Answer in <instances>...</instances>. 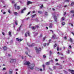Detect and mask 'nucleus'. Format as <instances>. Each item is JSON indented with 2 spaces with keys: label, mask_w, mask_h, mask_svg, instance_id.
<instances>
[{
  "label": "nucleus",
  "mask_w": 74,
  "mask_h": 74,
  "mask_svg": "<svg viewBox=\"0 0 74 74\" xmlns=\"http://www.w3.org/2000/svg\"><path fill=\"white\" fill-rule=\"evenodd\" d=\"M24 62V64H26V65H28V68H30L31 70H33L34 67V64H33L30 65H29L30 64V62H29L25 61Z\"/></svg>",
  "instance_id": "nucleus-1"
},
{
  "label": "nucleus",
  "mask_w": 74,
  "mask_h": 74,
  "mask_svg": "<svg viewBox=\"0 0 74 74\" xmlns=\"http://www.w3.org/2000/svg\"><path fill=\"white\" fill-rule=\"evenodd\" d=\"M35 49L37 53H38L40 51H41V48L40 47H39L38 49L37 47H36L35 48Z\"/></svg>",
  "instance_id": "nucleus-2"
},
{
  "label": "nucleus",
  "mask_w": 74,
  "mask_h": 74,
  "mask_svg": "<svg viewBox=\"0 0 74 74\" xmlns=\"http://www.w3.org/2000/svg\"><path fill=\"white\" fill-rule=\"evenodd\" d=\"M69 71H70L72 74H74V71L72 70L69 69Z\"/></svg>",
  "instance_id": "nucleus-3"
},
{
  "label": "nucleus",
  "mask_w": 74,
  "mask_h": 74,
  "mask_svg": "<svg viewBox=\"0 0 74 74\" xmlns=\"http://www.w3.org/2000/svg\"><path fill=\"white\" fill-rule=\"evenodd\" d=\"M13 58H11L10 59V62L11 63H13Z\"/></svg>",
  "instance_id": "nucleus-4"
},
{
  "label": "nucleus",
  "mask_w": 74,
  "mask_h": 74,
  "mask_svg": "<svg viewBox=\"0 0 74 74\" xmlns=\"http://www.w3.org/2000/svg\"><path fill=\"white\" fill-rule=\"evenodd\" d=\"M53 26V24L52 23H50L49 25V27L50 28H52Z\"/></svg>",
  "instance_id": "nucleus-5"
},
{
  "label": "nucleus",
  "mask_w": 74,
  "mask_h": 74,
  "mask_svg": "<svg viewBox=\"0 0 74 74\" xmlns=\"http://www.w3.org/2000/svg\"><path fill=\"white\" fill-rule=\"evenodd\" d=\"M54 18L56 22H57V17L56 16H54Z\"/></svg>",
  "instance_id": "nucleus-6"
},
{
  "label": "nucleus",
  "mask_w": 74,
  "mask_h": 74,
  "mask_svg": "<svg viewBox=\"0 0 74 74\" xmlns=\"http://www.w3.org/2000/svg\"><path fill=\"white\" fill-rule=\"evenodd\" d=\"M27 34L28 36H30V33H29V32L28 31L27 32H26L25 34V37H27V35H26Z\"/></svg>",
  "instance_id": "nucleus-7"
},
{
  "label": "nucleus",
  "mask_w": 74,
  "mask_h": 74,
  "mask_svg": "<svg viewBox=\"0 0 74 74\" xmlns=\"http://www.w3.org/2000/svg\"><path fill=\"white\" fill-rule=\"evenodd\" d=\"M34 44H32V45H29V43H27V45H28L29 47H33V46H34Z\"/></svg>",
  "instance_id": "nucleus-8"
},
{
  "label": "nucleus",
  "mask_w": 74,
  "mask_h": 74,
  "mask_svg": "<svg viewBox=\"0 0 74 74\" xmlns=\"http://www.w3.org/2000/svg\"><path fill=\"white\" fill-rule=\"evenodd\" d=\"M9 74H12V69H10L9 70Z\"/></svg>",
  "instance_id": "nucleus-9"
},
{
  "label": "nucleus",
  "mask_w": 74,
  "mask_h": 74,
  "mask_svg": "<svg viewBox=\"0 0 74 74\" xmlns=\"http://www.w3.org/2000/svg\"><path fill=\"white\" fill-rule=\"evenodd\" d=\"M16 40L17 41H22V40L21 39H19L18 38H16Z\"/></svg>",
  "instance_id": "nucleus-10"
},
{
  "label": "nucleus",
  "mask_w": 74,
  "mask_h": 74,
  "mask_svg": "<svg viewBox=\"0 0 74 74\" xmlns=\"http://www.w3.org/2000/svg\"><path fill=\"white\" fill-rule=\"evenodd\" d=\"M16 59H14L13 61V63H16Z\"/></svg>",
  "instance_id": "nucleus-11"
},
{
  "label": "nucleus",
  "mask_w": 74,
  "mask_h": 74,
  "mask_svg": "<svg viewBox=\"0 0 74 74\" xmlns=\"http://www.w3.org/2000/svg\"><path fill=\"white\" fill-rule=\"evenodd\" d=\"M36 27H39V26H37L36 27H32V29L33 30H34V29H36Z\"/></svg>",
  "instance_id": "nucleus-12"
},
{
  "label": "nucleus",
  "mask_w": 74,
  "mask_h": 74,
  "mask_svg": "<svg viewBox=\"0 0 74 74\" xmlns=\"http://www.w3.org/2000/svg\"><path fill=\"white\" fill-rule=\"evenodd\" d=\"M32 2L29 1H28L27 2V5H29L30 4H32Z\"/></svg>",
  "instance_id": "nucleus-13"
},
{
  "label": "nucleus",
  "mask_w": 74,
  "mask_h": 74,
  "mask_svg": "<svg viewBox=\"0 0 74 74\" xmlns=\"http://www.w3.org/2000/svg\"><path fill=\"white\" fill-rule=\"evenodd\" d=\"M56 37V35H55V34H54L53 35V37H52L53 39H55Z\"/></svg>",
  "instance_id": "nucleus-14"
},
{
  "label": "nucleus",
  "mask_w": 74,
  "mask_h": 74,
  "mask_svg": "<svg viewBox=\"0 0 74 74\" xmlns=\"http://www.w3.org/2000/svg\"><path fill=\"white\" fill-rule=\"evenodd\" d=\"M21 27H22V25H20V27L18 28L17 29V31H19L20 30V29H21Z\"/></svg>",
  "instance_id": "nucleus-15"
},
{
  "label": "nucleus",
  "mask_w": 74,
  "mask_h": 74,
  "mask_svg": "<svg viewBox=\"0 0 74 74\" xmlns=\"http://www.w3.org/2000/svg\"><path fill=\"white\" fill-rule=\"evenodd\" d=\"M57 51H59V50H61V49H62L61 48H59V47H58L57 48Z\"/></svg>",
  "instance_id": "nucleus-16"
},
{
  "label": "nucleus",
  "mask_w": 74,
  "mask_h": 74,
  "mask_svg": "<svg viewBox=\"0 0 74 74\" xmlns=\"http://www.w3.org/2000/svg\"><path fill=\"white\" fill-rule=\"evenodd\" d=\"M25 54L26 55H28V56L30 58L31 57V56L28 55V53H27V51L25 52Z\"/></svg>",
  "instance_id": "nucleus-17"
},
{
  "label": "nucleus",
  "mask_w": 74,
  "mask_h": 74,
  "mask_svg": "<svg viewBox=\"0 0 74 74\" xmlns=\"http://www.w3.org/2000/svg\"><path fill=\"white\" fill-rule=\"evenodd\" d=\"M74 13V10H71L70 12V13H71V14H73V13Z\"/></svg>",
  "instance_id": "nucleus-18"
},
{
  "label": "nucleus",
  "mask_w": 74,
  "mask_h": 74,
  "mask_svg": "<svg viewBox=\"0 0 74 74\" xmlns=\"http://www.w3.org/2000/svg\"><path fill=\"white\" fill-rule=\"evenodd\" d=\"M69 41H70V42H73V39H72V38H70Z\"/></svg>",
  "instance_id": "nucleus-19"
},
{
  "label": "nucleus",
  "mask_w": 74,
  "mask_h": 74,
  "mask_svg": "<svg viewBox=\"0 0 74 74\" xmlns=\"http://www.w3.org/2000/svg\"><path fill=\"white\" fill-rule=\"evenodd\" d=\"M36 16V14H34L32 16V18H34V17Z\"/></svg>",
  "instance_id": "nucleus-20"
},
{
  "label": "nucleus",
  "mask_w": 74,
  "mask_h": 74,
  "mask_svg": "<svg viewBox=\"0 0 74 74\" xmlns=\"http://www.w3.org/2000/svg\"><path fill=\"white\" fill-rule=\"evenodd\" d=\"M64 17H63L62 18H61V21H64Z\"/></svg>",
  "instance_id": "nucleus-21"
},
{
  "label": "nucleus",
  "mask_w": 74,
  "mask_h": 74,
  "mask_svg": "<svg viewBox=\"0 0 74 74\" xmlns=\"http://www.w3.org/2000/svg\"><path fill=\"white\" fill-rule=\"evenodd\" d=\"M62 26H64V25H65V23L64 22H62Z\"/></svg>",
  "instance_id": "nucleus-22"
},
{
  "label": "nucleus",
  "mask_w": 74,
  "mask_h": 74,
  "mask_svg": "<svg viewBox=\"0 0 74 74\" xmlns=\"http://www.w3.org/2000/svg\"><path fill=\"white\" fill-rule=\"evenodd\" d=\"M11 31H9V35L10 36H11Z\"/></svg>",
  "instance_id": "nucleus-23"
},
{
  "label": "nucleus",
  "mask_w": 74,
  "mask_h": 74,
  "mask_svg": "<svg viewBox=\"0 0 74 74\" xmlns=\"http://www.w3.org/2000/svg\"><path fill=\"white\" fill-rule=\"evenodd\" d=\"M14 14L15 15H18V14L17 13V12H14Z\"/></svg>",
  "instance_id": "nucleus-24"
},
{
  "label": "nucleus",
  "mask_w": 74,
  "mask_h": 74,
  "mask_svg": "<svg viewBox=\"0 0 74 74\" xmlns=\"http://www.w3.org/2000/svg\"><path fill=\"white\" fill-rule=\"evenodd\" d=\"M3 49H4V50H6L7 49V47H4Z\"/></svg>",
  "instance_id": "nucleus-25"
},
{
  "label": "nucleus",
  "mask_w": 74,
  "mask_h": 74,
  "mask_svg": "<svg viewBox=\"0 0 74 74\" xmlns=\"http://www.w3.org/2000/svg\"><path fill=\"white\" fill-rule=\"evenodd\" d=\"M46 64L47 65H48L49 64V62H46Z\"/></svg>",
  "instance_id": "nucleus-26"
},
{
  "label": "nucleus",
  "mask_w": 74,
  "mask_h": 74,
  "mask_svg": "<svg viewBox=\"0 0 74 74\" xmlns=\"http://www.w3.org/2000/svg\"><path fill=\"white\" fill-rule=\"evenodd\" d=\"M15 9H17V10H19L20 8L19 6H17V8H15Z\"/></svg>",
  "instance_id": "nucleus-27"
},
{
  "label": "nucleus",
  "mask_w": 74,
  "mask_h": 74,
  "mask_svg": "<svg viewBox=\"0 0 74 74\" xmlns=\"http://www.w3.org/2000/svg\"><path fill=\"white\" fill-rule=\"evenodd\" d=\"M65 2H66L67 3L69 2V0H65Z\"/></svg>",
  "instance_id": "nucleus-28"
},
{
  "label": "nucleus",
  "mask_w": 74,
  "mask_h": 74,
  "mask_svg": "<svg viewBox=\"0 0 74 74\" xmlns=\"http://www.w3.org/2000/svg\"><path fill=\"white\" fill-rule=\"evenodd\" d=\"M42 67H43V70H45V65H42Z\"/></svg>",
  "instance_id": "nucleus-29"
},
{
  "label": "nucleus",
  "mask_w": 74,
  "mask_h": 74,
  "mask_svg": "<svg viewBox=\"0 0 74 74\" xmlns=\"http://www.w3.org/2000/svg\"><path fill=\"white\" fill-rule=\"evenodd\" d=\"M17 22L18 21H16L15 22V24H16V25H18Z\"/></svg>",
  "instance_id": "nucleus-30"
},
{
  "label": "nucleus",
  "mask_w": 74,
  "mask_h": 74,
  "mask_svg": "<svg viewBox=\"0 0 74 74\" xmlns=\"http://www.w3.org/2000/svg\"><path fill=\"white\" fill-rule=\"evenodd\" d=\"M38 13H39V14H41L42 13V12L41 11H39L38 12Z\"/></svg>",
  "instance_id": "nucleus-31"
},
{
  "label": "nucleus",
  "mask_w": 74,
  "mask_h": 74,
  "mask_svg": "<svg viewBox=\"0 0 74 74\" xmlns=\"http://www.w3.org/2000/svg\"><path fill=\"white\" fill-rule=\"evenodd\" d=\"M57 46L56 44H55V45H54V48H55Z\"/></svg>",
  "instance_id": "nucleus-32"
},
{
  "label": "nucleus",
  "mask_w": 74,
  "mask_h": 74,
  "mask_svg": "<svg viewBox=\"0 0 74 74\" xmlns=\"http://www.w3.org/2000/svg\"><path fill=\"white\" fill-rule=\"evenodd\" d=\"M30 14V12H29L28 13L27 15H27H29V14Z\"/></svg>",
  "instance_id": "nucleus-33"
},
{
  "label": "nucleus",
  "mask_w": 74,
  "mask_h": 74,
  "mask_svg": "<svg viewBox=\"0 0 74 74\" xmlns=\"http://www.w3.org/2000/svg\"><path fill=\"white\" fill-rule=\"evenodd\" d=\"M74 2H72L71 3V5H74Z\"/></svg>",
  "instance_id": "nucleus-34"
},
{
  "label": "nucleus",
  "mask_w": 74,
  "mask_h": 74,
  "mask_svg": "<svg viewBox=\"0 0 74 74\" xmlns=\"http://www.w3.org/2000/svg\"><path fill=\"white\" fill-rule=\"evenodd\" d=\"M67 53H70V51H69V50H68L67 51H66Z\"/></svg>",
  "instance_id": "nucleus-35"
},
{
  "label": "nucleus",
  "mask_w": 74,
  "mask_h": 74,
  "mask_svg": "<svg viewBox=\"0 0 74 74\" xmlns=\"http://www.w3.org/2000/svg\"><path fill=\"white\" fill-rule=\"evenodd\" d=\"M12 3H15V1H12Z\"/></svg>",
  "instance_id": "nucleus-36"
},
{
  "label": "nucleus",
  "mask_w": 74,
  "mask_h": 74,
  "mask_svg": "<svg viewBox=\"0 0 74 74\" xmlns=\"http://www.w3.org/2000/svg\"><path fill=\"white\" fill-rule=\"evenodd\" d=\"M43 57L44 58H46V56H45V55H44L43 56Z\"/></svg>",
  "instance_id": "nucleus-37"
},
{
  "label": "nucleus",
  "mask_w": 74,
  "mask_h": 74,
  "mask_svg": "<svg viewBox=\"0 0 74 74\" xmlns=\"http://www.w3.org/2000/svg\"><path fill=\"white\" fill-rule=\"evenodd\" d=\"M43 45L44 47H45L46 46V43H45L43 44Z\"/></svg>",
  "instance_id": "nucleus-38"
},
{
  "label": "nucleus",
  "mask_w": 74,
  "mask_h": 74,
  "mask_svg": "<svg viewBox=\"0 0 74 74\" xmlns=\"http://www.w3.org/2000/svg\"><path fill=\"white\" fill-rule=\"evenodd\" d=\"M45 15H48V13L47 12H45Z\"/></svg>",
  "instance_id": "nucleus-39"
},
{
  "label": "nucleus",
  "mask_w": 74,
  "mask_h": 74,
  "mask_svg": "<svg viewBox=\"0 0 74 74\" xmlns=\"http://www.w3.org/2000/svg\"><path fill=\"white\" fill-rule=\"evenodd\" d=\"M21 13H23V10H22L21 11Z\"/></svg>",
  "instance_id": "nucleus-40"
},
{
  "label": "nucleus",
  "mask_w": 74,
  "mask_h": 74,
  "mask_svg": "<svg viewBox=\"0 0 74 74\" xmlns=\"http://www.w3.org/2000/svg\"><path fill=\"white\" fill-rule=\"evenodd\" d=\"M8 12L9 13H11V11H10V10H8Z\"/></svg>",
  "instance_id": "nucleus-41"
},
{
  "label": "nucleus",
  "mask_w": 74,
  "mask_h": 74,
  "mask_svg": "<svg viewBox=\"0 0 74 74\" xmlns=\"http://www.w3.org/2000/svg\"><path fill=\"white\" fill-rule=\"evenodd\" d=\"M25 10H26V8H25L23 10L25 11Z\"/></svg>",
  "instance_id": "nucleus-42"
},
{
  "label": "nucleus",
  "mask_w": 74,
  "mask_h": 74,
  "mask_svg": "<svg viewBox=\"0 0 74 74\" xmlns=\"http://www.w3.org/2000/svg\"><path fill=\"white\" fill-rule=\"evenodd\" d=\"M42 7H43V5H42L40 6V8H42Z\"/></svg>",
  "instance_id": "nucleus-43"
},
{
  "label": "nucleus",
  "mask_w": 74,
  "mask_h": 74,
  "mask_svg": "<svg viewBox=\"0 0 74 74\" xmlns=\"http://www.w3.org/2000/svg\"><path fill=\"white\" fill-rule=\"evenodd\" d=\"M5 70V68H4L3 69V70L4 71Z\"/></svg>",
  "instance_id": "nucleus-44"
},
{
  "label": "nucleus",
  "mask_w": 74,
  "mask_h": 74,
  "mask_svg": "<svg viewBox=\"0 0 74 74\" xmlns=\"http://www.w3.org/2000/svg\"><path fill=\"white\" fill-rule=\"evenodd\" d=\"M56 65H60L59 64H58V63H56Z\"/></svg>",
  "instance_id": "nucleus-45"
},
{
  "label": "nucleus",
  "mask_w": 74,
  "mask_h": 74,
  "mask_svg": "<svg viewBox=\"0 0 74 74\" xmlns=\"http://www.w3.org/2000/svg\"><path fill=\"white\" fill-rule=\"evenodd\" d=\"M71 34H72L73 35V36H74V33L73 32H71Z\"/></svg>",
  "instance_id": "nucleus-46"
},
{
  "label": "nucleus",
  "mask_w": 74,
  "mask_h": 74,
  "mask_svg": "<svg viewBox=\"0 0 74 74\" xmlns=\"http://www.w3.org/2000/svg\"><path fill=\"white\" fill-rule=\"evenodd\" d=\"M56 62H58V59H56Z\"/></svg>",
  "instance_id": "nucleus-47"
},
{
  "label": "nucleus",
  "mask_w": 74,
  "mask_h": 74,
  "mask_svg": "<svg viewBox=\"0 0 74 74\" xmlns=\"http://www.w3.org/2000/svg\"><path fill=\"white\" fill-rule=\"evenodd\" d=\"M53 68L54 69H56V66H53Z\"/></svg>",
  "instance_id": "nucleus-48"
},
{
  "label": "nucleus",
  "mask_w": 74,
  "mask_h": 74,
  "mask_svg": "<svg viewBox=\"0 0 74 74\" xmlns=\"http://www.w3.org/2000/svg\"><path fill=\"white\" fill-rule=\"evenodd\" d=\"M38 33H36L35 35L37 36V35L38 34Z\"/></svg>",
  "instance_id": "nucleus-49"
},
{
  "label": "nucleus",
  "mask_w": 74,
  "mask_h": 74,
  "mask_svg": "<svg viewBox=\"0 0 74 74\" xmlns=\"http://www.w3.org/2000/svg\"><path fill=\"white\" fill-rule=\"evenodd\" d=\"M66 12H64V15H66Z\"/></svg>",
  "instance_id": "nucleus-50"
},
{
  "label": "nucleus",
  "mask_w": 74,
  "mask_h": 74,
  "mask_svg": "<svg viewBox=\"0 0 74 74\" xmlns=\"http://www.w3.org/2000/svg\"><path fill=\"white\" fill-rule=\"evenodd\" d=\"M42 34H41L40 36V37H42Z\"/></svg>",
  "instance_id": "nucleus-51"
},
{
  "label": "nucleus",
  "mask_w": 74,
  "mask_h": 74,
  "mask_svg": "<svg viewBox=\"0 0 74 74\" xmlns=\"http://www.w3.org/2000/svg\"><path fill=\"white\" fill-rule=\"evenodd\" d=\"M6 13V12H4L3 14H5Z\"/></svg>",
  "instance_id": "nucleus-52"
},
{
  "label": "nucleus",
  "mask_w": 74,
  "mask_h": 74,
  "mask_svg": "<svg viewBox=\"0 0 74 74\" xmlns=\"http://www.w3.org/2000/svg\"><path fill=\"white\" fill-rule=\"evenodd\" d=\"M29 19V17H28V18H27L26 19H27V20H28V19Z\"/></svg>",
  "instance_id": "nucleus-53"
},
{
  "label": "nucleus",
  "mask_w": 74,
  "mask_h": 74,
  "mask_svg": "<svg viewBox=\"0 0 74 74\" xmlns=\"http://www.w3.org/2000/svg\"><path fill=\"white\" fill-rule=\"evenodd\" d=\"M45 37L44 38L43 40V41H44V40H45Z\"/></svg>",
  "instance_id": "nucleus-54"
},
{
  "label": "nucleus",
  "mask_w": 74,
  "mask_h": 74,
  "mask_svg": "<svg viewBox=\"0 0 74 74\" xmlns=\"http://www.w3.org/2000/svg\"><path fill=\"white\" fill-rule=\"evenodd\" d=\"M2 34L3 36H4V32H2Z\"/></svg>",
  "instance_id": "nucleus-55"
},
{
  "label": "nucleus",
  "mask_w": 74,
  "mask_h": 74,
  "mask_svg": "<svg viewBox=\"0 0 74 74\" xmlns=\"http://www.w3.org/2000/svg\"><path fill=\"white\" fill-rule=\"evenodd\" d=\"M14 7H16V4H15L14 5Z\"/></svg>",
  "instance_id": "nucleus-56"
},
{
  "label": "nucleus",
  "mask_w": 74,
  "mask_h": 74,
  "mask_svg": "<svg viewBox=\"0 0 74 74\" xmlns=\"http://www.w3.org/2000/svg\"><path fill=\"white\" fill-rule=\"evenodd\" d=\"M0 1H1L3 3H4V1H2L1 0H0Z\"/></svg>",
  "instance_id": "nucleus-57"
},
{
  "label": "nucleus",
  "mask_w": 74,
  "mask_h": 74,
  "mask_svg": "<svg viewBox=\"0 0 74 74\" xmlns=\"http://www.w3.org/2000/svg\"><path fill=\"white\" fill-rule=\"evenodd\" d=\"M69 47L70 48H71V46L70 45L69 46Z\"/></svg>",
  "instance_id": "nucleus-58"
},
{
  "label": "nucleus",
  "mask_w": 74,
  "mask_h": 74,
  "mask_svg": "<svg viewBox=\"0 0 74 74\" xmlns=\"http://www.w3.org/2000/svg\"><path fill=\"white\" fill-rule=\"evenodd\" d=\"M64 38L65 39H66V38H67L66 37H64Z\"/></svg>",
  "instance_id": "nucleus-59"
},
{
  "label": "nucleus",
  "mask_w": 74,
  "mask_h": 74,
  "mask_svg": "<svg viewBox=\"0 0 74 74\" xmlns=\"http://www.w3.org/2000/svg\"><path fill=\"white\" fill-rule=\"evenodd\" d=\"M40 70L41 71H42V69H40Z\"/></svg>",
  "instance_id": "nucleus-60"
},
{
  "label": "nucleus",
  "mask_w": 74,
  "mask_h": 74,
  "mask_svg": "<svg viewBox=\"0 0 74 74\" xmlns=\"http://www.w3.org/2000/svg\"><path fill=\"white\" fill-rule=\"evenodd\" d=\"M35 11H33V13H35Z\"/></svg>",
  "instance_id": "nucleus-61"
},
{
  "label": "nucleus",
  "mask_w": 74,
  "mask_h": 74,
  "mask_svg": "<svg viewBox=\"0 0 74 74\" xmlns=\"http://www.w3.org/2000/svg\"><path fill=\"white\" fill-rule=\"evenodd\" d=\"M52 10H53V11H55V9L53 8L52 9Z\"/></svg>",
  "instance_id": "nucleus-62"
},
{
  "label": "nucleus",
  "mask_w": 74,
  "mask_h": 74,
  "mask_svg": "<svg viewBox=\"0 0 74 74\" xmlns=\"http://www.w3.org/2000/svg\"><path fill=\"white\" fill-rule=\"evenodd\" d=\"M67 7V5H65L64 6V7Z\"/></svg>",
  "instance_id": "nucleus-63"
},
{
  "label": "nucleus",
  "mask_w": 74,
  "mask_h": 74,
  "mask_svg": "<svg viewBox=\"0 0 74 74\" xmlns=\"http://www.w3.org/2000/svg\"><path fill=\"white\" fill-rule=\"evenodd\" d=\"M51 62H53V60H51Z\"/></svg>",
  "instance_id": "nucleus-64"
}]
</instances>
